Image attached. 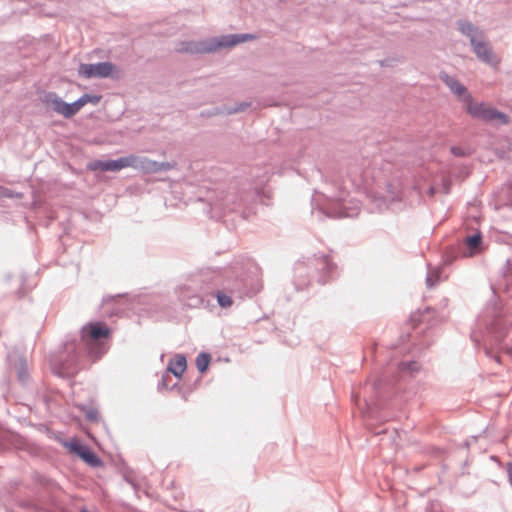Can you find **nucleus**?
<instances>
[{
  "label": "nucleus",
  "instance_id": "nucleus-1",
  "mask_svg": "<svg viewBox=\"0 0 512 512\" xmlns=\"http://www.w3.org/2000/svg\"><path fill=\"white\" fill-rule=\"evenodd\" d=\"M266 173H255L251 180L233 177L225 182L217 183L207 196L211 209L216 213L235 214L247 219L256 212L257 201L268 205L269 191L264 189L268 182Z\"/></svg>",
  "mask_w": 512,
  "mask_h": 512
},
{
  "label": "nucleus",
  "instance_id": "nucleus-2",
  "mask_svg": "<svg viewBox=\"0 0 512 512\" xmlns=\"http://www.w3.org/2000/svg\"><path fill=\"white\" fill-rule=\"evenodd\" d=\"M111 330L102 322H91L81 329L80 338L66 341L64 350L54 361L53 370L60 377L73 375L79 369L81 357L86 354L93 361L107 352L104 342Z\"/></svg>",
  "mask_w": 512,
  "mask_h": 512
},
{
  "label": "nucleus",
  "instance_id": "nucleus-3",
  "mask_svg": "<svg viewBox=\"0 0 512 512\" xmlns=\"http://www.w3.org/2000/svg\"><path fill=\"white\" fill-rule=\"evenodd\" d=\"M363 175L349 172L347 179L332 178L323 192H315L312 197L313 210L330 218L356 217L360 212L359 200L350 196L349 187L359 190L366 187Z\"/></svg>",
  "mask_w": 512,
  "mask_h": 512
},
{
  "label": "nucleus",
  "instance_id": "nucleus-4",
  "mask_svg": "<svg viewBox=\"0 0 512 512\" xmlns=\"http://www.w3.org/2000/svg\"><path fill=\"white\" fill-rule=\"evenodd\" d=\"M218 277V273L211 269H202L188 275L177 288L179 300L189 308L208 306Z\"/></svg>",
  "mask_w": 512,
  "mask_h": 512
},
{
  "label": "nucleus",
  "instance_id": "nucleus-5",
  "mask_svg": "<svg viewBox=\"0 0 512 512\" xmlns=\"http://www.w3.org/2000/svg\"><path fill=\"white\" fill-rule=\"evenodd\" d=\"M441 81L450 89V91L459 97L466 105V111L475 119H479L486 123H497L507 125L510 118L507 114L497 110L496 108L487 106L483 102H475L468 93L467 88L461 84L455 77L450 76L446 72L439 74Z\"/></svg>",
  "mask_w": 512,
  "mask_h": 512
},
{
  "label": "nucleus",
  "instance_id": "nucleus-6",
  "mask_svg": "<svg viewBox=\"0 0 512 512\" xmlns=\"http://www.w3.org/2000/svg\"><path fill=\"white\" fill-rule=\"evenodd\" d=\"M307 269L312 270V275L309 278L317 277V281L325 284L331 277L336 269V266L331 262L327 255H314L313 258L308 260V263L298 262L294 267L295 286L297 290H302L308 286L309 280L304 278Z\"/></svg>",
  "mask_w": 512,
  "mask_h": 512
},
{
  "label": "nucleus",
  "instance_id": "nucleus-7",
  "mask_svg": "<svg viewBox=\"0 0 512 512\" xmlns=\"http://www.w3.org/2000/svg\"><path fill=\"white\" fill-rule=\"evenodd\" d=\"M253 34H229L212 37L201 41H182L176 50L181 53L202 54L211 53L221 48L233 47L247 40L254 39Z\"/></svg>",
  "mask_w": 512,
  "mask_h": 512
},
{
  "label": "nucleus",
  "instance_id": "nucleus-8",
  "mask_svg": "<svg viewBox=\"0 0 512 512\" xmlns=\"http://www.w3.org/2000/svg\"><path fill=\"white\" fill-rule=\"evenodd\" d=\"M478 323L494 334L496 342H500L512 325V317L506 316L503 307L497 303H490L479 316Z\"/></svg>",
  "mask_w": 512,
  "mask_h": 512
},
{
  "label": "nucleus",
  "instance_id": "nucleus-9",
  "mask_svg": "<svg viewBox=\"0 0 512 512\" xmlns=\"http://www.w3.org/2000/svg\"><path fill=\"white\" fill-rule=\"evenodd\" d=\"M115 69V65L111 62H98L95 64L82 63L79 65L78 74L79 76L91 79V78H107L112 75Z\"/></svg>",
  "mask_w": 512,
  "mask_h": 512
},
{
  "label": "nucleus",
  "instance_id": "nucleus-10",
  "mask_svg": "<svg viewBox=\"0 0 512 512\" xmlns=\"http://www.w3.org/2000/svg\"><path fill=\"white\" fill-rule=\"evenodd\" d=\"M64 446L91 467H99L102 465V460L91 450V448L81 444L78 440L73 439L71 441H65Z\"/></svg>",
  "mask_w": 512,
  "mask_h": 512
},
{
  "label": "nucleus",
  "instance_id": "nucleus-11",
  "mask_svg": "<svg viewBox=\"0 0 512 512\" xmlns=\"http://www.w3.org/2000/svg\"><path fill=\"white\" fill-rule=\"evenodd\" d=\"M129 162L127 156L120 157L115 160H94L87 164V169L90 171H120L123 168L128 167Z\"/></svg>",
  "mask_w": 512,
  "mask_h": 512
},
{
  "label": "nucleus",
  "instance_id": "nucleus-12",
  "mask_svg": "<svg viewBox=\"0 0 512 512\" xmlns=\"http://www.w3.org/2000/svg\"><path fill=\"white\" fill-rule=\"evenodd\" d=\"M483 250V239L481 232L477 231L472 235H468L464 239V248L460 251L465 258L473 257L481 253Z\"/></svg>",
  "mask_w": 512,
  "mask_h": 512
},
{
  "label": "nucleus",
  "instance_id": "nucleus-13",
  "mask_svg": "<svg viewBox=\"0 0 512 512\" xmlns=\"http://www.w3.org/2000/svg\"><path fill=\"white\" fill-rule=\"evenodd\" d=\"M473 52L477 56V58L483 63L495 66L498 64V60L493 53V49L490 45L485 41V38H482L478 42L471 45Z\"/></svg>",
  "mask_w": 512,
  "mask_h": 512
},
{
  "label": "nucleus",
  "instance_id": "nucleus-14",
  "mask_svg": "<svg viewBox=\"0 0 512 512\" xmlns=\"http://www.w3.org/2000/svg\"><path fill=\"white\" fill-rule=\"evenodd\" d=\"M261 288V285L258 281V279L254 280H248V279H241L237 280L232 288L229 289V292L232 294H237L239 297L242 296H253L257 292H259Z\"/></svg>",
  "mask_w": 512,
  "mask_h": 512
},
{
  "label": "nucleus",
  "instance_id": "nucleus-15",
  "mask_svg": "<svg viewBox=\"0 0 512 512\" xmlns=\"http://www.w3.org/2000/svg\"><path fill=\"white\" fill-rule=\"evenodd\" d=\"M127 161L129 162L128 167H132L136 170H139L145 174H153L155 173L156 161L151 160L148 157H140L136 155H128Z\"/></svg>",
  "mask_w": 512,
  "mask_h": 512
},
{
  "label": "nucleus",
  "instance_id": "nucleus-16",
  "mask_svg": "<svg viewBox=\"0 0 512 512\" xmlns=\"http://www.w3.org/2000/svg\"><path fill=\"white\" fill-rule=\"evenodd\" d=\"M458 30L469 38L470 45L478 42L482 38H485L484 32L478 27L466 20L457 21Z\"/></svg>",
  "mask_w": 512,
  "mask_h": 512
},
{
  "label": "nucleus",
  "instance_id": "nucleus-17",
  "mask_svg": "<svg viewBox=\"0 0 512 512\" xmlns=\"http://www.w3.org/2000/svg\"><path fill=\"white\" fill-rule=\"evenodd\" d=\"M42 102L46 106L50 107L54 112L64 117L65 101L55 92L46 93L42 98Z\"/></svg>",
  "mask_w": 512,
  "mask_h": 512
},
{
  "label": "nucleus",
  "instance_id": "nucleus-18",
  "mask_svg": "<svg viewBox=\"0 0 512 512\" xmlns=\"http://www.w3.org/2000/svg\"><path fill=\"white\" fill-rule=\"evenodd\" d=\"M187 367V361L184 355L177 354L174 359H172L168 366H167V372L169 374H173L175 377L180 378L183 372L186 370Z\"/></svg>",
  "mask_w": 512,
  "mask_h": 512
},
{
  "label": "nucleus",
  "instance_id": "nucleus-19",
  "mask_svg": "<svg viewBox=\"0 0 512 512\" xmlns=\"http://www.w3.org/2000/svg\"><path fill=\"white\" fill-rule=\"evenodd\" d=\"M428 271L426 276V286L433 288L441 281L442 268L440 266H431L427 264Z\"/></svg>",
  "mask_w": 512,
  "mask_h": 512
},
{
  "label": "nucleus",
  "instance_id": "nucleus-20",
  "mask_svg": "<svg viewBox=\"0 0 512 512\" xmlns=\"http://www.w3.org/2000/svg\"><path fill=\"white\" fill-rule=\"evenodd\" d=\"M16 369L18 381L23 386H26L29 383L30 379L27 361L24 358H20L17 363Z\"/></svg>",
  "mask_w": 512,
  "mask_h": 512
},
{
  "label": "nucleus",
  "instance_id": "nucleus-21",
  "mask_svg": "<svg viewBox=\"0 0 512 512\" xmlns=\"http://www.w3.org/2000/svg\"><path fill=\"white\" fill-rule=\"evenodd\" d=\"M211 355L206 352H201L196 357V367L200 373H204L209 366Z\"/></svg>",
  "mask_w": 512,
  "mask_h": 512
},
{
  "label": "nucleus",
  "instance_id": "nucleus-22",
  "mask_svg": "<svg viewBox=\"0 0 512 512\" xmlns=\"http://www.w3.org/2000/svg\"><path fill=\"white\" fill-rule=\"evenodd\" d=\"M397 369L399 372H409L413 374L419 371L420 365L416 361L399 362L397 364Z\"/></svg>",
  "mask_w": 512,
  "mask_h": 512
},
{
  "label": "nucleus",
  "instance_id": "nucleus-23",
  "mask_svg": "<svg viewBox=\"0 0 512 512\" xmlns=\"http://www.w3.org/2000/svg\"><path fill=\"white\" fill-rule=\"evenodd\" d=\"M215 297L217 299L218 305L222 308H228L233 303L231 296L222 291L217 290L215 292Z\"/></svg>",
  "mask_w": 512,
  "mask_h": 512
},
{
  "label": "nucleus",
  "instance_id": "nucleus-24",
  "mask_svg": "<svg viewBox=\"0 0 512 512\" xmlns=\"http://www.w3.org/2000/svg\"><path fill=\"white\" fill-rule=\"evenodd\" d=\"M249 106H250L249 102H240V103L234 105L233 107L228 108L226 110V114L230 115V114H235V113L243 112Z\"/></svg>",
  "mask_w": 512,
  "mask_h": 512
},
{
  "label": "nucleus",
  "instance_id": "nucleus-25",
  "mask_svg": "<svg viewBox=\"0 0 512 512\" xmlns=\"http://www.w3.org/2000/svg\"><path fill=\"white\" fill-rule=\"evenodd\" d=\"M64 107H65L64 117L67 119L72 118L74 115H76L78 113L75 102H72V103L65 102Z\"/></svg>",
  "mask_w": 512,
  "mask_h": 512
},
{
  "label": "nucleus",
  "instance_id": "nucleus-26",
  "mask_svg": "<svg viewBox=\"0 0 512 512\" xmlns=\"http://www.w3.org/2000/svg\"><path fill=\"white\" fill-rule=\"evenodd\" d=\"M83 103L86 105L87 103H92L93 105H97L101 100V95L96 94H83L81 96Z\"/></svg>",
  "mask_w": 512,
  "mask_h": 512
},
{
  "label": "nucleus",
  "instance_id": "nucleus-27",
  "mask_svg": "<svg viewBox=\"0 0 512 512\" xmlns=\"http://www.w3.org/2000/svg\"><path fill=\"white\" fill-rule=\"evenodd\" d=\"M175 166H176L175 162H158V161H156L155 173L162 172V171H169V170L175 168Z\"/></svg>",
  "mask_w": 512,
  "mask_h": 512
},
{
  "label": "nucleus",
  "instance_id": "nucleus-28",
  "mask_svg": "<svg viewBox=\"0 0 512 512\" xmlns=\"http://www.w3.org/2000/svg\"><path fill=\"white\" fill-rule=\"evenodd\" d=\"M171 380V376L170 374L166 371L162 377H161V380L158 382V390H162V389H168V381Z\"/></svg>",
  "mask_w": 512,
  "mask_h": 512
},
{
  "label": "nucleus",
  "instance_id": "nucleus-29",
  "mask_svg": "<svg viewBox=\"0 0 512 512\" xmlns=\"http://www.w3.org/2000/svg\"><path fill=\"white\" fill-rule=\"evenodd\" d=\"M451 153L457 157H463L466 155V151L462 147H459V146H452Z\"/></svg>",
  "mask_w": 512,
  "mask_h": 512
},
{
  "label": "nucleus",
  "instance_id": "nucleus-30",
  "mask_svg": "<svg viewBox=\"0 0 512 512\" xmlns=\"http://www.w3.org/2000/svg\"><path fill=\"white\" fill-rule=\"evenodd\" d=\"M0 196L6 197V198H12V197H14V193L10 189L0 186Z\"/></svg>",
  "mask_w": 512,
  "mask_h": 512
},
{
  "label": "nucleus",
  "instance_id": "nucleus-31",
  "mask_svg": "<svg viewBox=\"0 0 512 512\" xmlns=\"http://www.w3.org/2000/svg\"><path fill=\"white\" fill-rule=\"evenodd\" d=\"M484 350H485V354H486L488 357H490V358L494 359V360H495L497 363H499V364L501 363V357H500L499 355L494 354V353L492 352V350H491V349H489L488 347H485V349H484Z\"/></svg>",
  "mask_w": 512,
  "mask_h": 512
},
{
  "label": "nucleus",
  "instance_id": "nucleus-32",
  "mask_svg": "<svg viewBox=\"0 0 512 512\" xmlns=\"http://www.w3.org/2000/svg\"><path fill=\"white\" fill-rule=\"evenodd\" d=\"M383 384H384V378H380V379H378L377 381H375V383L373 384L372 389H373L377 394H379V393H380V390L382 389Z\"/></svg>",
  "mask_w": 512,
  "mask_h": 512
},
{
  "label": "nucleus",
  "instance_id": "nucleus-33",
  "mask_svg": "<svg viewBox=\"0 0 512 512\" xmlns=\"http://www.w3.org/2000/svg\"><path fill=\"white\" fill-rule=\"evenodd\" d=\"M455 258H456L455 255H452L451 253H446L443 257L444 264H446V265L451 264Z\"/></svg>",
  "mask_w": 512,
  "mask_h": 512
},
{
  "label": "nucleus",
  "instance_id": "nucleus-34",
  "mask_svg": "<svg viewBox=\"0 0 512 512\" xmlns=\"http://www.w3.org/2000/svg\"><path fill=\"white\" fill-rule=\"evenodd\" d=\"M87 419L91 421L97 420L98 412L96 410H89L86 414Z\"/></svg>",
  "mask_w": 512,
  "mask_h": 512
},
{
  "label": "nucleus",
  "instance_id": "nucleus-35",
  "mask_svg": "<svg viewBox=\"0 0 512 512\" xmlns=\"http://www.w3.org/2000/svg\"><path fill=\"white\" fill-rule=\"evenodd\" d=\"M510 264H511L510 260L507 259L505 264H504V266L502 267V275H503V277H507V272H508V270L510 268Z\"/></svg>",
  "mask_w": 512,
  "mask_h": 512
},
{
  "label": "nucleus",
  "instance_id": "nucleus-36",
  "mask_svg": "<svg viewBox=\"0 0 512 512\" xmlns=\"http://www.w3.org/2000/svg\"><path fill=\"white\" fill-rule=\"evenodd\" d=\"M124 479L126 480V482H127V483H129V484L131 485V487H132L135 491H137L138 486H137L136 482H135L132 478H130L129 476H125V477H124Z\"/></svg>",
  "mask_w": 512,
  "mask_h": 512
},
{
  "label": "nucleus",
  "instance_id": "nucleus-37",
  "mask_svg": "<svg viewBox=\"0 0 512 512\" xmlns=\"http://www.w3.org/2000/svg\"><path fill=\"white\" fill-rule=\"evenodd\" d=\"M75 102V105H76V108L78 110V112L81 110L82 107L85 106V104L83 103V100L81 99V97H79Z\"/></svg>",
  "mask_w": 512,
  "mask_h": 512
},
{
  "label": "nucleus",
  "instance_id": "nucleus-38",
  "mask_svg": "<svg viewBox=\"0 0 512 512\" xmlns=\"http://www.w3.org/2000/svg\"><path fill=\"white\" fill-rule=\"evenodd\" d=\"M364 401H365L366 405H368V406H370L372 403H374V401L372 399L368 400V399L365 398Z\"/></svg>",
  "mask_w": 512,
  "mask_h": 512
},
{
  "label": "nucleus",
  "instance_id": "nucleus-39",
  "mask_svg": "<svg viewBox=\"0 0 512 512\" xmlns=\"http://www.w3.org/2000/svg\"><path fill=\"white\" fill-rule=\"evenodd\" d=\"M352 398H353V401H354L355 403H358L359 398H358V396H357L356 394H353V395H352Z\"/></svg>",
  "mask_w": 512,
  "mask_h": 512
},
{
  "label": "nucleus",
  "instance_id": "nucleus-40",
  "mask_svg": "<svg viewBox=\"0 0 512 512\" xmlns=\"http://www.w3.org/2000/svg\"><path fill=\"white\" fill-rule=\"evenodd\" d=\"M434 192H435L434 188H433V187H431V188L429 189V193H430L431 195H433V194H434Z\"/></svg>",
  "mask_w": 512,
  "mask_h": 512
},
{
  "label": "nucleus",
  "instance_id": "nucleus-41",
  "mask_svg": "<svg viewBox=\"0 0 512 512\" xmlns=\"http://www.w3.org/2000/svg\"><path fill=\"white\" fill-rule=\"evenodd\" d=\"M444 189H445V193H448V192H449V186H448V185H445V186H444Z\"/></svg>",
  "mask_w": 512,
  "mask_h": 512
},
{
  "label": "nucleus",
  "instance_id": "nucleus-42",
  "mask_svg": "<svg viewBox=\"0 0 512 512\" xmlns=\"http://www.w3.org/2000/svg\"><path fill=\"white\" fill-rule=\"evenodd\" d=\"M509 482H510V484L512 486V474L511 473L509 474Z\"/></svg>",
  "mask_w": 512,
  "mask_h": 512
}]
</instances>
